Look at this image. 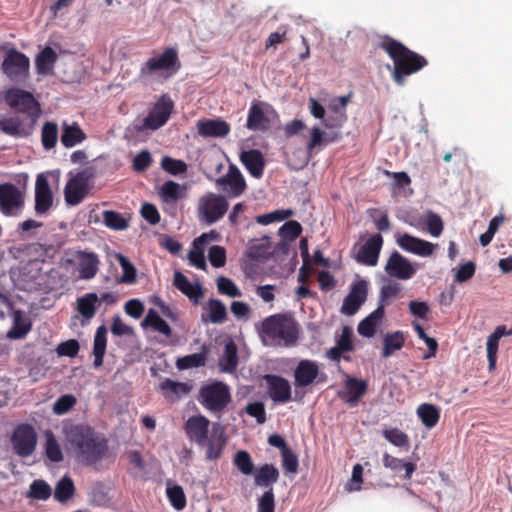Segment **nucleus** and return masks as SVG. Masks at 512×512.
Returning <instances> with one entry per match:
<instances>
[{"instance_id": "nucleus-1", "label": "nucleus", "mask_w": 512, "mask_h": 512, "mask_svg": "<svg viewBox=\"0 0 512 512\" xmlns=\"http://www.w3.org/2000/svg\"><path fill=\"white\" fill-rule=\"evenodd\" d=\"M66 438L76 457L86 464L100 460L107 449L104 439L89 426H71L66 430Z\"/></svg>"}, {"instance_id": "nucleus-2", "label": "nucleus", "mask_w": 512, "mask_h": 512, "mask_svg": "<svg viewBox=\"0 0 512 512\" xmlns=\"http://www.w3.org/2000/svg\"><path fill=\"white\" fill-rule=\"evenodd\" d=\"M260 336L265 345L292 347L299 338L296 322L283 314H274L261 322Z\"/></svg>"}, {"instance_id": "nucleus-3", "label": "nucleus", "mask_w": 512, "mask_h": 512, "mask_svg": "<svg viewBox=\"0 0 512 512\" xmlns=\"http://www.w3.org/2000/svg\"><path fill=\"white\" fill-rule=\"evenodd\" d=\"M382 47L393 59V79L398 85H403L406 76L417 72L427 64L423 56L410 51L393 39L385 40Z\"/></svg>"}, {"instance_id": "nucleus-4", "label": "nucleus", "mask_w": 512, "mask_h": 512, "mask_svg": "<svg viewBox=\"0 0 512 512\" xmlns=\"http://www.w3.org/2000/svg\"><path fill=\"white\" fill-rule=\"evenodd\" d=\"M179 59L174 48H166L162 53L150 57L140 68L139 79L145 85L166 78L165 74L177 71Z\"/></svg>"}, {"instance_id": "nucleus-5", "label": "nucleus", "mask_w": 512, "mask_h": 512, "mask_svg": "<svg viewBox=\"0 0 512 512\" xmlns=\"http://www.w3.org/2000/svg\"><path fill=\"white\" fill-rule=\"evenodd\" d=\"M198 401L206 410L220 415L232 401L230 387L221 381L205 384L199 390Z\"/></svg>"}, {"instance_id": "nucleus-6", "label": "nucleus", "mask_w": 512, "mask_h": 512, "mask_svg": "<svg viewBox=\"0 0 512 512\" xmlns=\"http://www.w3.org/2000/svg\"><path fill=\"white\" fill-rule=\"evenodd\" d=\"M94 171L86 168L76 174H71L64 188L65 202L69 206L80 204L93 185Z\"/></svg>"}, {"instance_id": "nucleus-7", "label": "nucleus", "mask_w": 512, "mask_h": 512, "mask_svg": "<svg viewBox=\"0 0 512 512\" xmlns=\"http://www.w3.org/2000/svg\"><path fill=\"white\" fill-rule=\"evenodd\" d=\"M228 207L229 203L224 196L208 192L198 200V218L208 225L214 224L226 214Z\"/></svg>"}, {"instance_id": "nucleus-8", "label": "nucleus", "mask_w": 512, "mask_h": 512, "mask_svg": "<svg viewBox=\"0 0 512 512\" xmlns=\"http://www.w3.org/2000/svg\"><path fill=\"white\" fill-rule=\"evenodd\" d=\"M29 58L14 48L7 50L1 69L3 74L13 83L19 84L26 81L29 76Z\"/></svg>"}, {"instance_id": "nucleus-9", "label": "nucleus", "mask_w": 512, "mask_h": 512, "mask_svg": "<svg viewBox=\"0 0 512 512\" xmlns=\"http://www.w3.org/2000/svg\"><path fill=\"white\" fill-rule=\"evenodd\" d=\"M277 118V112L268 103L253 101L247 116L246 127L252 131L265 132L270 129Z\"/></svg>"}, {"instance_id": "nucleus-10", "label": "nucleus", "mask_w": 512, "mask_h": 512, "mask_svg": "<svg viewBox=\"0 0 512 512\" xmlns=\"http://www.w3.org/2000/svg\"><path fill=\"white\" fill-rule=\"evenodd\" d=\"M25 203L24 193L12 183L0 184V212L7 217L21 214Z\"/></svg>"}, {"instance_id": "nucleus-11", "label": "nucleus", "mask_w": 512, "mask_h": 512, "mask_svg": "<svg viewBox=\"0 0 512 512\" xmlns=\"http://www.w3.org/2000/svg\"><path fill=\"white\" fill-rule=\"evenodd\" d=\"M4 100L10 108L30 116H36L40 111L39 103L33 94L20 88L6 90Z\"/></svg>"}, {"instance_id": "nucleus-12", "label": "nucleus", "mask_w": 512, "mask_h": 512, "mask_svg": "<svg viewBox=\"0 0 512 512\" xmlns=\"http://www.w3.org/2000/svg\"><path fill=\"white\" fill-rule=\"evenodd\" d=\"M173 110V102L168 96H162L143 119L139 131L157 130L164 126L168 121Z\"/></svg>"}, {"instance_id": "nucleus-13", "label": "nucleus", "mask_w": 512, "mask_h": 512, "mask_svg": "<svg viewBox=\"0 0 512 512\" xmlns=\"http://www.w3.org/2000/svg\"><path fill=\"white\" fill-rule=\"evenodd\" d=\"M11 443L17 455L20 457H28L35 450L37 434L31 425H19L12 434Z\"/></svg>"}, {"instance_id": "nucleus-14", "label": "nucleus", "mask_w": 512, "mask_h": 512, "mask_svg": "<svg viewBox=\"0 0 512 512\" xmlns=\"http://www.w3.org/2000/svg\"><path fill=\"white\" fill-rule=\"evenodd\" d=\"M34 198V211L36 215H48L53 206L54 197L48 179L44 173H40L36 177Z\"/></svg>"}, {"instance_id": "nucleus-15", "label": "nucleus", "mask_w": 512, "mask_h": 512, "mask_svg": "<svg viewBox=\"0 0 512 512\" xmlns=\"http://www.w3.org/2000/svg\"><path fill=\"white\" fill-rule=\"evenodd\" d=\"M319 374L320 371L317 362L308 359L301 360L295 367L293 373V385L296 394H298L299 390L319 381Z\"/></svg>"}, {"instance_id": "nucleus-16", "label": "nucleus", "mask_w": 512, "mask_h": 512, "mask_svg": "<svg viewBox=\"0 0 512 512\" xmlns=\"http://www.w3.org/2000/svg\"><path fill=\"white\" fill-rule=\"evenodd\" d=\"M384 270L393 278L408 280L416 274L417 267L398 251H394L388 258Z\"/></svg>"}, {"instance_id": "nucleus-17", "label": "nucleus", "mask_w": 512, "mask_h": 512, "mask_svg": "<svg viewBox=\"0 0 512 512\" xmlns=\"http://www.w3.org/2000/svg\"><path fill=\"white\" fill-rule=\"evenodd\" d=\"M215 183L219 189L227 192L232 197L240 196L246 188V182L242 173L234 165H230L228 172L224 176L217 178Z\"/></svg>"}, {"instance_id": "nucleus-18", "label": "nucleus", "mask_w": 512, "mask_h": 512, "mask_svg": "<svg viewBox=\"0 0 512 512\" xmlns=\"http://www.w3.org/2000/svg\"><path fill=\"white\" fill-rule=\"evenodd\" d=\"M210 421L207 417L198 414L190 416L185 424L184 430L187 437L198 446L204 447L209 433Z\"/></svg>"}, {"instance_id": "nucleus-19", "label": "nucleus", "mask_w": 512, "mask_h": 512, "mask_svg": "<svg viewBox=\"0 0 512 512\" xmlns=\"http://www.w3.org/2000/svg\"><path fill=\"white\" fill-rule=\"evenodd\" d=\"M270 399L275 403L285 404L292 399L290 382L282 376L267 374L264 376Z\"/></svg>"}, {"instance_id": "nucleus-20", "label": "nucleus", "mask_w": 512, "mask_h": 512, "mask_svg": "<svg viewBox=\"0 0 512 512\" xmlns=\"http://www.w3.org/2000/svg\"><path fill=\"white\" fill-rule=\"evenodd\" d=\"M367 291L368 283L366 280H360L355 283L343 300L341 313L348 316L354 315L366 301Z\"/></svg>"}, {"instance_id": "nucleus-21", "label": "nucleus", "mask_w": 512, "mask_h": 512, "mask_svg": "<svg viewBox=\"0 0 512 512\" xmlns=\"http://www.w3.org/2000/svg\"><path fill=\"white\" fill-rule=\"evenodd\" d=\"M383 238L380 234H374L359 248L356 261L362 265L374 267L378 263Z\"/></svg>"}, {"instance_id": "nucleus-22", "label": "nucleus", "mask_w": 512, "mask_h": 512, "mask_svg": "<svg viewBox=\"0 0 512 512\" xmlns=\"http://www.w3.org/2000/svg\"><path fill=\"white\" fill-rule=\"evenodd\" d=\"M396 242L404 251L421 257L431 256L435 250V245L433 243L406 233L398 236Z\"/></svg>"}, {"instance_id": "nucleus-23", "label": "nucleus", "mask_w": 512, "mask_h": 512, "mask_svg": "<svg viewBox=\"0 0 512 512\" xmlns=\"http://www.w3.org/2000/svg\"><path fill=\"white\" fill-rule=\"evenodd\" d=\"M226 441L224 428L218 423H214L204 445L206 446L205 458L211 461L219 459L225 448Z\"/></svg>"}, {"instance_id": "nucleus-24", "label": "nucleus", "mask_w": 512, "mask_h": 512, "mask_svg": "<svg viewBox=\"0 0 512 512\" xmlns=\"http://www.w3.org/2000/svg\"><path fill=\"white\" fill-rule=\"evenodd\" d=\"M230 125L220 119H202L197 122L198 134L204 138H222L230 133Z\"/></svg>"}, {"instance_id": "nucleus-25", "label": "nucleus", "mask_w": 512, "mask_h": 512, "mask_svg": "<svg viewBox=\"0 0 512 512\" xmlns=\"http://www.w3.org/2000/svg\"><path fill=\"white\" fill-rule=\"evenodd\" d=\"M76 257L79 278L83 280L94 278L99 270L98 255L94 252L77 251Z\"/></svg>"}, {"instance_id": "nucleus-26", "label": "nucleus", "mask_w": 512, "mask_h": 512, "mask_svg": "<svg viewBox=\"0 0 512 512\" xmlns=\"http://www.w3.org/2000/svg\"><path fill=\"white\" fill-rule=\"evenodd\" d=\"M240 160L247 171L255 178L262 177L265 167V160L262 153L257 149L243 151Z\"/></svg>"}, {"instance_id": "nucleus-27", "label": "nucleus", "mask_w": 512, "mask_h": 512, "mask_svg": "<svg viewBox=\"0 0 512 512\" xmlns=\"http://www.w3.org/2000/svg\"><path fill=\"white\" fill-rule=\"evenodd\" d=\"M512 335V329L507 330L504 325L498 326L492 334H490L487 338L486 342V350H487V360H488V368L490 371L494 370L496 367L497 361V352L499 340L503 336Z\"/></svg>"}, {"instance_id": "nucleus-28", "label": "nucleus", "mask_w": 512, "mask_h": 512, "mask_svg": "<svg viewBox=\"0 0 512 512\" xmlns=\"http://www.w3.org/2000/svg\"><path fill=\"white\" fill-rule=\"evenodd\" d=\"M86 139V134L76 122L63 121L60 141L66 148H72Z\"/></svg>"}, {"instance_id": "nucleus-29", "label": "nucleus", "mask_w": 512, "mask_h": 512, "mask_svg": "<svg viewBox=\"0 0 512 512\" xmlns=\"http://www.w3.org/2000/svg\"><path fill=\"white\" fill-rule=\"evenodd\" d=\"M159 389L166 399L175 402L187 395L191 390V386L184 382L166 378L160 383Z\"/></svg>"}, {"instance_id": "nucleus-30", "label": "nucleus", "mask_w": 512, "mask_h": 512, "mask_svg": "<svg viewBox=\"0 0 512 512\" xmlns=\"http://www.w3.org/2000/svg\"><path fill=\"white\" fill-rule=\"evenodd\" d=\"M174 285L195 304L199 302L203 292L200 284H192L188 278L179 271L174 274Z\"/></svg>"}, {"instance_id": "nucleus-31", "label": "nucleus", "mask_w": 512, "mask_h": 512, "mask_svg": "<svg viewBox=\"0 0 512 512\" xmlns=\"http://www.w3.org/2000/svg\"><path fill=\"white\" fill-rule=\"evenodd\" d=\"M345 401L354 406L359 399L366 393L367 383L354 377L347 376L345 380Z\"/></svg>"}, {"instance_id": "nucleus-32", "label": "nucleus", "mask_w": 512, "mask_h": 512, "mask_svg": "<svg viewBox=\"0 0 512 512\" xmlns=\"http://www.w3.org/2000/svg\"><path fill=\"white\" fill-rule=\"evenodd\" d=\"M278 478V469L272 464H264L257 469L254 476V483L258 487L270 489V487L278 481Z\"/></svg>"}, {"instance_id": "nucleus-33", "label": "nucleus", "mask_w": 512, "mask_h": 512, "mask_svg": "<svg viewBox=\"0 0 512 512\" xmlns=\"http://www.w3.org/2000/svg\"><path fill=\"white\" fill-rule=\"evenodd\" d=\"M57 61V54L50 47L46 46L35 59L36 72L41 75L51 74Z\"/></svg>"}, {"instance_id": "nucleus-34", "label": "nucleus", "mask_w": 512, "mask_h": 512, "mask_svg": "<svg viewBox=\"0 0 512 512\" xmlns=\"http://www.w3.org/2000/svg\"><path fill=\"white\" fill-rule=\"evenodd\" d=\"M98 307L99 297L96 293H86L77 299V311L87 320L95 316Z\"/></svg>"}, {"instance_id": "nucleus-35", "label": "nucleus", "mask_w": 512, "mask_h": 512, "mask_svg": "<svg viewBox=\"0 0 512 512\" xmlns=\"http://www.w3.org/2000/svg\"><path fill=\"white\" fill-rule=\"evenodd\" d=\"M238 365L237 346L229 340L225 343L224 351L219 358V367L223 372H233Z\"/></svg>"}, {"instance_id": "nucleus-36", "label": "nucleus", "mask_w": 512, "mask_h": 512, "mask_svg": "<svg viewBox=\"0 0 512 512\" xmlns=\"http://www.w3.org/2000/svg\"><path fill=\"white\" fill-rule=\"evenodd\" d=\"M384 316V309L377 307L372 313L364 318L358 325V333L363 337H373L375 329Z\"/></svg>"}, {"instance_id": "nucleus-37", "label": "nucleus", "mask_w": 512, "mask_h": 512, "mask_svg": "<svg viewBox=\"0 0 512 512\" xmlns=\"http://www.w3.org/2000/svg\"><path fill=\"white\" fill-rule=\"evenodd\" d=\"M161 200L165 203H175L185 195V188L173 180H168L158 189Z\"/></svg>"}, {"instance_id": "nucleus-38", "label": "nucleus", "mask_w": 512, "mask_h": 512, "mask_svg": "<svg viewBox=\"0 0 512 512\" xmlns=\"http://www.w3.org/2000/svg\"><path fill=\"white\" fill-rule=\"evenodd\" d=\"M0 130L7 135L16 137H25L30 134L18 116L1 118Z\"/></svg>"}, {"instance_id": "nucleus-39", "label": "nucleus", "mask_w": 512, "mask_h": 512, "mask_svg": "<svg viewBox=\"0 0 512 512\" xmlns=\"http://www.w3.org/2000/svg\"><path fill=\"white\" fill-rule=\"evenodd\" d=\"M107 344V329L105 326L97 328L94 343H93V355H94V366L100 367L103 364V358L106 352Z\"/></svg>"}, {"instance_id": "nucleus-40", "label": "nucleus", "mask_w": 512, "mask_h": 512, "mask_svg": "<svg viewBox=\"0 0 512 512\" xmlns=\"http://www.w3.org/2000/svg\"><path fill=\"white\" fill-rule=\"evenodd\" d=\"M416 413L423 425L428 429L435 427L440 418V409L429 403L419 405Z\"/></svg>"}, {"instance_id": "nucleus-41", "label": "nucleus", "mask_w": 512, "mask_h": 512, "mask_svg": "<svg viewBox=\"0 0 512 512\" xmlns=\"http://www.w3.org/2000/svg\"><path fill=\"white\" fill-rule=\"evenodd\" d=\"M31 329V322L26 315L20 311L13 312V328L8 333V336L13 339L23 338Z\"/></svg>"}, {"instance_id": "nucleus-42", "label": "nucleus", "mask_w": 512, "mask_h": 512, "mask_svg": "<svg viewBox=\"0 0 512 512\" xmlns=\"http://www.w3.org/2000/svg\"><path fill=\"white\" fill-rule=\"evenodd\" d=\"M383 465L386 468H389L395 472H399L402 469L405 470V479H410L412 474L416 470V465L411 462H403L401 459L391 456L388 453H384L383 455Z\"/></svg>"}, {"instance_id": "nucleus-43", "label": "nucleus", "mask_w": 512, "mask_h": 512, "mask_svg": "<svg viewBox=\"0 0 512 512\" xmlns=\"http://www.w3.org/2000/svg\"><path fill=\"white\" fill-rule=\"evenodd\" d=\"M404 341V335L400 331L386 334L383 339L382 356L384 358L390 357L395 351L403 347Z\"/></svg>"}, {"instance_id": "nucleus-44", "label": "nucleus", "mask_w": 512, "mask_h": 512, "mask_svg": "<svg viewBox=\"0 0 512 512\" xmlns=\"http://www.w3.org/2000/svg\"><path fill=\"white\" fill-rule=\"evenodd\" d=\"M142 326H150L155 331L165 335L166 337H169L172 334V330L167 322L153 309L148 311L142 322Z\"/></svg>"}, {"instance_id": "nucleus-45", "label": "nucleus", "mask_w": 512, "mask_h": 512, "mask_svg": "<svg viewBox=\"0 0 512 512\" xmlns=\"http://www.w3.org/2000/svg\"><path fill=\"white\" fill-rule=\"evenodd\" d=\"M388 176H392L395 180L394 194L402 195L404 197L411 196L413 190L410 188L411 179L406 172H385Z\"/></svg>"}, {"instance_id": "nucleus-46", "label": "nucleus", "mask_w": 512, "mask_h": 512, "mask_svg": "<svg viewBox=\"0 0 512 512\" xmlns=\"http://www.w3.org/2000/svg\"><path fill=\"white\" fill-rule=\"evenodd\" d=\"M208 319L215 324L223 323L227 317L224 303L219 299H211L207 303Z\"/></svg>"}, {"instance_id": "nucleus-47", "label": "nucleus", "mask_w": 512, "mask_h": 512, "mask_svg": "<svg viewBox=\"0 0 512 512\" xmlns=\"http://www.w3.org/2000/svg\"><path fill=\"white\" fill-rule=\"evenodd\" d=\"M309 111L313 117L322 120V124L326 128L341 126V120L334 122L330 116L325 117V108L316 99L310 98L308 101Z\"/></svg>"}, {"instance_id": "nucleus-48", "label": "nucleus", "mask_w": 512, "mask_h": 512, "mask_svg": "<svg viewBox=\"0 0 512 512\" xmlns=\"http://www.w3.org/2000/svg\"><path fill=\"white\" fill-rule=\"evenodd\" d=\"M45 437V453L47 458L55 463L61 462L63 460V454L54 434L51 431H46Z\"/></svg>"}, {"instance_id": "nucleus-49", "label": "nucleus", "mask_w": 512, "mask_h": 512, "mask_svg": "<svg viewBox=\"0 0 512 512\" xmlns=\"http://www.w3.org/2000/svg\"><path fill=\"white\" fill-rule=\"evenodd\" d=\"M74 491L73 481L71 478L64 476L55 487L54 498L59 502H65L73 496Z\"/></svg>"}, {"instance_id": "nucleus-50", "label": "nucleus", "mask_w": 512, "mask_h": 512, "mask_svg": "<svg viewBox=\"0 0 512 512\" xmlns=\"http://www.w3.org/2000/svg\"><path fill=\"white\" fill-rule=\"evenodd\" d=\"M58 140V126L54 122H46L42 127L41 141L46 150L55 147Z\"/></svg>"}, {"instance_id": "nucleus-51", "label": "nucleus", "mask_w": 512, "mask_h": 512, "mask_svg": "<svg viewBox=\"0 0 512 512\" xmlns=\"http://www.w3.org/2000/svg\"><path fill=\"white\" fill-rule=\"evenodd\" d=\"M206 362L205 353H194L180 357L176 361V367L179 370H187L204 366Z\"/></svg>"}, {"instance_id": "nucleus-52", "label": "nucleus", "mask_w": 512, "mask_h": 512, "mask_svg": "<svg viewBox=\"0 0 512 512\" xmlns=\"http://www.w3.org/2000/svg\"><path fill=\"white\" fill-rule=\"evenodd\" d=\"M117 260L123 270V274L119 279L120 283L134 284L137 280L136 268L134 265L122 254L117 255Z\"/></svg>"}, {"instance_id": "nucleus-53", "label": "nucleus", "mask_w": 512, "mask_h": 512, "mask_svg": "<svg viewBox=\"0 0 512 512\" xmlns=\"http://www.w3.org/2000/svg\"><path fill=\"white\" fill-rule=\"evenodd\" d=\"M52 493V489L49 484L41 479L34 480L30 484L29 497L37 500H47Z\"/></svg>"}, {"instance_id": "nucleus-54", "label": "nucleus", "mask_w": 512, "mask_h": 512, "mask_svg": "<svg viewBox=\"0 0 512 512\" xmlns=\"http://www.w3.org/2000/svg\"><path fill=\"white\" fill-rule=\"evenodd\" d=\"M103 223L113 230H124L128 227L127 219L122 214L111 210L103 212Z\"/></svg>"}, {"instance_id": "nucleus-55", "label": "nucleus", "mask_w": 512, "mask_h": 512, "mask_svg": "<svg viewBox=\"0 0 512 512\" xmlns=\"http://www.w3.org/2000/svg\"><path fill=\"white\" fill-rule=\"evenodd\" d=\"M233 464L244 475H251L253 473V461L250 454L245 450H240L235 454Z\"/></svg>"}, {"instance_id": "nucleus-56", "label": "nucleus", "mask_w": 512, "mask_h": 512, "mask_svg": "<svg viewBox=\"0 0 512 512\" xmlns=\"http://www.w3.org/2000/svg\"><path fill=\"white\" fill-rule=\"evenodd\" d=\"M167 497L171 505L176 510H182L186 505V497L181 486H168L166 489Z\"/></svg>"}, {"instance_id": "nucleus-57", "label": "nucleus", "mask_w": 512, "mask_h": 512, "mask_svg": "<svg viewBox=\"0 0 512 512\" xmlns=\"http://www.w3.org/2000/svg\"><path fill=\"white\" fill-rule=\"evenodd\" d=\"M216 283L220 294L227 295L232 298L242 296L240 289L231 279L224 276H219L216 280Z\"/></svg>"}, {"instance_id": "nucleus-58", "label": "nucleus", "mask_w": 512, "mask_h": 512, "mask_svg": "<svg viewBox=\"0 0 512 512\" xmlns=\"http://www.w3.org/2000/svg\"><path fill=\"white\" fill-rule=\"evenodd\" d=\"M424 223L427 226L428 232L433 237H439L441 235L444 224L441 217L438 214L432 211H428L424 216Z\"/></svg>"}, {"instance_id": "nucleus-59", "label": "nucleus", "mask_w": 512, "mask_h": 512, "mask_svg": "<svg viewBox=\"0 0 512 512\" xmlns=\"http://www.w3.org/2000/svg\"><path fill=\"white\" fill-rule=\"evenodd\" d=\"M382 435L389 443L396 447L408 446V436L398 428L385 429Z\"/></svg>"}, {"instance_id": "nucleus-60", "label": "nucleus", "mask_w": 512, "mask_h": 512, "mask_svg": "<svg viewBox=\"0 0 512 512\" xmlns=\"http://www.w3.org/2000/svg\"><path fill=\"white\" fill-rule=\"evenodd\" d=\"M161 167L171 175L183 174L187 171V165L182 160L165 156L161 160Z\"/></svg>"}, {"instance_id": "nucleus-61", "label": "nucleus", "mask_w": 512, "mask_h": 512, "mask_svg": "<svg viewBox=\"0 0 512 512\" xmlns=\"http://www.w3.org/2000/svg\"><path fill=\"white\" fill-rule=\"evenodd\" d=\"M301 231L302 227L298 222L288 221L280 227L279 235L283 240L292 242L300 235Z\"/></svg>"}, {"instance_id": "nucleus-62", "label": "nucleus", "mask_w": 512, "mask_h": 512, "mask_svg": "<svg viewBox=\"0 0 512 512\" xmlns=\"http://www.w3.org/2000/svg\"><path fill=\"white\" fill-rule=\"evenodd\" d=\"M401 289L402 288L399 283L392 281L383 285L380 289L378 307H382V309H384L385 302L390 298L396 297L400 293Z\"/></svg>"}, {"instance_id": "nucleus-63", "label": "nucleus", "mask_w": 512, "mask_h": 512, "mask_svg": "<svg viewBox=\"0 0 512 512\" xmlns=\"http://www.w3.org/2000/svg\"><path fill=\"white\" fill-rule=\"evenodd\" d=\"M204 251V247L200 245H192V249L188 253V260L190 264L200 270H206L207 268Z\"/></svg>"}, {"instance_id": "nucleus-64", "label": "nucleus", "mask_w": 512, "mask_h": 512, "mask_svg": "<svg viewBox=\"0 0 512 512\" xmlns=\"http://www.w3.org/2000/svg\"><path fill=\"white\" fill-rule=\"evenodd\" d=\"M275 510V498L273 487H270L264 494L258 499L257 512H274Z\"/></svg>"}]
</instances>
